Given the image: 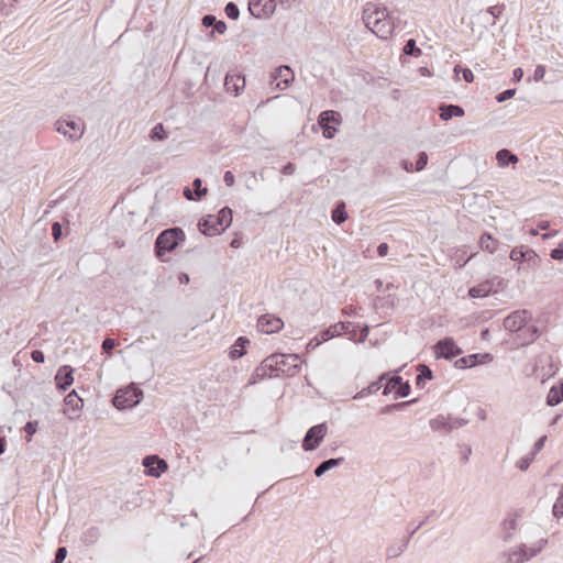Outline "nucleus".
I'll return each mask as SVG.
<instances>
[{
  "instance_id": "nucleus-52",
  "label": "nucleus",
  "mask_w": 563,
  "mask_h": 563,
  "mask_svg": "<svg viewBox=\"0 0 563 563\" xmlns=\"http://www.w3.org/2000/svg\"><path fill=\"white\" fill-rule=\"evenodd\" d=\"M534 455L533 454H528L523 457H521L518 462H517V467L520 470V471H527L530 466V464L532 463V461L534 460Z\"/></svg>"
},
{
  "instance_id": "nucleus-29",
  "label": "nucleus",
  "mask_w": 563,
  "mask_h": 563,
  "mask_svg": "<svg viewBox=\"0 0 563 563\" xmlns=\"http://www.w3.org/2000/svg\"><path fill=\"white\" fill-rule=\"evenodd\" d=\"M100 537V529L98 527L91 526L81 533L80 540L85 545L90 547L95 544Z\"/></svg>"
},
{
  "instance_id": "nucleus-19",
  "label": "nucleus",
  "mask_w": 563,
  "mask_h": 563,
  "mask_svg": "<svg viewBox=\"0 0 563 563\" xmlns=\"http://www.w3.org/2000/svg\"><path fill=\"white\" fill-rule=\"evenodd\" d=\"M74 368L70 365H62L55 375V384L58 390L65 391L74 383Z\"/></svg>"
},
{
  "instance_id": "nucleus-37",
  "label": "nucleus",
  "mask_w": 563,
  "mask_h": 563,
  "mask_svg": "<svg viewBox=\"0 0 563 563\" xmlns=\"http://www.w3.org/2000/svg\"><path fill=\"white\" fill-rule=\"evenodd\" d=\"M331 218L334 223L341 224L347 219V212L345 209V203L343 201H339L332 210Z\"/></svg>"
},
{
  "instance_id": "nucleus-62",
  "label": "nucleus",
  "mask_w": 563,
  "mask_h": 563,
  "mask_svg": "<svg viewBox=\"0 0 563 563\" xmlns=\"http://www.w3.org/2000/svg\"><path fill=\"white\" fill-rule=\"evenodd\" d=\"M322 129V134L325 139L330 140L335 136L338 130L332 125H320Z\"/></svg>"
},
{
  "instance_id": "nucleus-46",
  "label": "nucleus",
  "mask_w": 563,
  "mask_h": 563,
  "mask_svg": "<svg viewBox=\"0 0 563 563\" xmlns=\"http://www.w3.org/2000/svg\"><path fill=\"white\" fill-rule=\"evenodd\" d=\"M454 74L459 78L460 74H462V78L466 82H472L474 80L473 71L467 67H462L461 65H456L454 67Z\"/></svg>"
},
{
  "instance_id": "nucleus-24",
  "label": "nucleus",
  "mask_w": 563,
  "mask_h": 563,
  "mask_svg": "<svg viewBox=\"0 0 563 563\" xmlns=\"http://www.w3.org/2000/svg\"><path fill=\"white\" fill-rule=\"evenodd\" d=\"M387 377H389V373L382 374L377 380L371 383L367 387L356 393L353 399H362L368 395L377 393L380 388H383V382L387 379Z\"/></svg>"
},
{
  "instance_id": "nucleus-21",
  "label": "nucleus",
  "mask_w": 563,
  "mask_h": 563,
  "mask_svg": "<svg viewBox=\"0 0 563 563\" xmlns=\"http://www.w3.org/2000/svg\"><path fill=\"white\" fill-rule=\"evenodd\" d=\"M438 110L439 117L442 121H449L454 117L461 118L465 114V111L461 106L452 103H441Z\"/></svg>"
},
{
  "instance_id": "nucleus-61",
  "label": "nucleus",
  "mask_w": 563,
  "mask_h": 563,
  "mask_svg": "<svg viewBox=\"0 0 563 563\" xmlns=\"http://www.w3.org/2000/svg\"><path fill=\"white\" fill-rule=\"evenodd\" d=\"M547 442V435L540 437L533 444V450L531 454L534 456L544 448V444Z\"/></svg>"
},
{
  "instance_id": "nucleus-23",
  "label": "nucleus",
  "mask_w": 563,
  "mask_h": 563,
  "mask_svg": "<svg viewBox=\"0 0 563 563\" xmlns=\"http://www.w3.org/2000/svg\"><path fill=\"white\" fill-rule=\"evenodd\" d=\"M202 25L205 27H212L211 35L214 33L223 34L227 31V24L222 20H218L213 14H206L202 18Z\"/></svg>"
},
{
  "instance_id": "nucleus-31",
  "label": "nucleus",
  "mask_w": 563,
  "mask_h": 563,
  "mask_svg": "<svg viewBox=\"0 0 563 563\" xmlns=\"http://www.w3.org/2000/svg\"><path fill=\"white\" fill-rule=\"evenodd\" d=\"M496 159L500 167H507L510 164H515L518 162L517 155H515L507 148L499 150L496 153Z\"/></svg>"
},
{
  "instance_id": "nucleus-51",
  "label": "nucleus",
  "mask_w": 563,
  "mask_h": 563,
  "mask_svg": "<svg viewBox=\"0 0 563 563\" xmlns=\"http://www.w3.org/2000/svg\"><path fill=\"white\" fill-rule=\"evenodd\" d=\"M515 95H516V89L510 88V89H506V90L497 93L495 99L497 102L501 103V102H505V101L511 99Z\"/></svg>"
},
{
  "instance_id": "nucleus-55",
  "label": "nucleus",
  "mask_w": 563,
  "mask_h": 563,
  "mask_svg": "<svg viewBox=\"0 0 563 563\" xmlns=\"http://www.w3.org/2000/svg\"><path fill=\"white\" fill-rule=\"evenodd\" d=\"M428 164V155L426 152H420L417 156L416 167L417 172L422 170Z\"/></svg>"
},
{
  "instance_id": "nucleus-28",
  "label": "nucleus",
  "mask_w": 563,
  "mask_h": 563,
  "mask_svg": "<svg viewBox=\"0 0 563 563\" xmlns=\"http://www.w3.org/2000/svg\"><path fill=\"white\" fill-rule=\"evenodd\" d=\"M547 405L550 407H554L563 401V382L556 386H552L547 396Z\"/></svg>"
},
{
  "instance_id": "nucleus-34",
  "label": "nucleus",
  "mask_w": 563,
  "mask_h": 563,
  "mask_svg": "<svg viewBox=\"0 0 563 563\" xmlns=\"http://www.w3.org/2000/svg\"><path fill=\"white\" fill-rule=\"evenodd\" d=\"M498 241L488 232H484L479 238L482 250L494 253L497 250Z\"/></svg>"
},
{
  "instance_id": "nucleus-13",
  "label": "nucleus",
  "mask_w": 563,
  "mask_h": 563,
  "mask_svg": "<svg viewBox=\"0 0 563 563\" xmlns=\"http://www.w3.org/2000/svg\"><path fill=\"white\" fill-rule=\"evenodd\" d=\"M531 319L532 314L529 310H516L504 319V327L506 330L517 333L519 330L525 328Z\"/></svg>"
},
{
  "instance_id": "nucleus-63",
  "label": "nucleus",
  "mask_w": 563,
  "mask_h": 563,
  "mask_svg": "<svg viewBox=\"0 0 563 563\" xmlns=\"http://www.w3.org/2000/svg\"><path fill=\"white\" fill-rule=\"evenodd\" d=\"M31 358L33 362H35L37 364H42L45 362V354L41 350H33L31 352Z\"/></svg>"
},
{
  "instance_id": "nucleus-15",
  "label": "nucleus",
  "mask_w": 563,
  "mask_h": 563,
  "mask_svg": "<svg viewBox=\"0 0 563 563\" xmlns=\"http://www.w3.org/2000/svg\"><path fill=\"white\" fill-rule=\"evenodd\" d=\"M142 465L145 468V474L153 477H159L168 467L166 461L158 455H146L142 460Z\"/></svg>"
},
{
  "instance_id": "nucleus-54",
  "label": "nucleus",
  "mask_w": 563,
  "mask_h": 563,
  "mask_svg": "<svg viewBox=\"0 0 563 563\" xmlns=\"http://www.w3.org/2000/svg\"><path fill=\"white\" fill-rule=\"evenodd\" d=\"M67 548L66 547H58L54 554V560L52 563H63L67 556Z\"/></svg>"
},
{
  "instance_id": "nucleus-33",
  "label": "nucleus",
  "mask_w": 563,
  "mask_h": 563,
  "mask_svg": "<svg viewBox=\"0 0 563 563\" xmlns=\"http://www.w3.org/2000/svg\"><path fill=\"white\" fill-rule=\"evenodd\" d=\"M429 423H430V428L433 431H444V432L451 431V429H449L450 416L445 417L443 415H439L435 418L431 419Z\"/></svg>"
},
{
  "instance_id": "nucleus-44",
  "label": "nucleus",
  "mask_w": 563,
  "mask_h": 563,
  "mask_svg": "<svg viewBox=\"0 0 563 563\" xmlns=\"http://www.w3.org/2000/svg\"><path fill=\"white\" fill-rule=\"evenodd\" d=\"M552 514L558 519L563 517V484L560 489L559 497L556 498V500L552 507Z\"/></svg>"
},
{
  "instance_id": "nucleus-22",
  "label": "nucleus",
  "mask_w": 563,
  "mask_h": 563,
  "mask_svg": "<svg viewBox=\"0 0 563 563\" xmlns=\"http://www.w3.org/2000/svg\"><path fill=\"white\" fill-rule=\"evenodd\" d=\"M183 194L186 199L198 201L207 194V188L202 186V180L200 178H196L192 181V189L185 187Z\"/></svg>"
},
{
  "instance_id": "nucleus-3",
  "label": "nucleus",
  "mask_w": 563,
  "mask_h": 563,
  "mask_svg": "<svg viewBox=\"0 0 563 563\" xmlns=\"http://www.w3.org/2000/svg\"><path fill=\"white\" fill-rule=\"evenodd\" d=\"M233 211L225 206L217 214L202 217L198 223L200 232L206 236H216L221 234L232 223Z\"/></svg>"
},
{
  "instance_id": "nucleus-20",
  "label": "nucleus",
  "mask_w": 563,
  "mask_h": 563,
  "mask_svg": "<svg viewBox=\"0 0 563 563\" xmlns=\"http://www.w3.org/2000/svg\"><path fill=\"white\" fill-rule=\"evenodd\" d=\"M245 76L242 74L228 73L224 78V88L235 97L245 88Z\"/></svg>"
},
{
  "instance_id": "nucleus-49",
  "label": "nucleus",
  "mask_w": 563,
  "mask_h": 563,
  "mask_svg": "<svg viewBox=\"0 0 563 563\" xmlns=\"http://www.w3.org/2000/svg\"><path fill=\"white\" fill-rule=\"evenodd\" d=\"M395 391V398H405L410 395L411 387L409 382H404L398 385V387L394 390Z\"/></svg>"
},
{
  "instance_id": "nucleus-25",
  "label": "nucleus",
  "mask_w": 563,
  "mask_h": 563,
  "mask_svg": "<svg viewBox=\"0 0 563 563\" xmlns=\"http://www.w3.org/2000/svg\"><path fill=\"white\" fill-rule=\"evenodd\" d=\"M250 344V340L246 336H239L234 344L231 346L229 356L232 360H239L246 353V346Z\"/></svg>"
},
{
  "instance_id": "nucleus-43",
  "label": "nucleus",
  "mask_w": 563,
  "mask_h": 563,
  "mask_svg": "<svg viewBox=\"0 0 563 563\" xmlns=\"http://www.w3.org/2000/svg\"><path fill=\"white\" fill-rule=\"evenodd\" d=\"M266 377H269V371L264 367L263 363H261L260 366H257L253 372L250 378V384H256L258 380H262Z\"/></svg>"
},
{
  "instance_id": "nucleus-47",
  "label": "nucleus",
  "mask_w": 563,
  "mask_h": 563,
  "mask_svg": "<svg viewBox=\"0 0 563 563\" xmlns=\"http://www.w3.org/2000/svg\"><path fill=\"white\" fill-rule=\"evenodd\" d=\"M37 427H38V421H36V420H31L25 423L23 430L25 432V441L26 442L32 441L33 435L37 431Z\"/></svg>"
},
{
  "instance_id": "nucleus-45",
  "label": "nucleus",
  "mask_w": 563,
  "mask_h": 563,
  "mask_svg": "<svg viewBox=\"0 0 563 563\" xmlns=\"http://www.w3.org/2000/svg\"><path fill=\"white\" fill-rule=\"evenodd\" d=\"M150 137L154 141H163V140L167 139V133L165 131L163 123H157L151 130Z\"/></svg>"
},
{
  "instance_id": "nucleus-17",
  "label": "nucleus",
  "mask_w": 563,
  "mask_h": 563,
  "mask_svg": "<svg viewBox=\"0 0 563 563\" xmlns=\"http://www.w3.org/2000/svg\"><path fill=\"white\" fill-rule=\"evenodd\" d=\"M283 327V320L274 314H262L257 320L258 331L266 334L278 332Z\"/></svg>"
},
{
  "instance_id": "nucleus-58",
  "label": "nucleus",
  "mask_w": 563,
  "mask_h": 563,
  "mask_svg": "<svg viewBox=\"0 0 563 563\" xmlns=\"http://www.w3.org/2000/svg\"><path fill=\"white\" fill-rule=\"evenodd\" d=\"M467 420L466 419H463V418H453L450 416V427L449 429L452 430H455V429H459L461 427H464L465 424H467Z\"/></svg>"
},
{
  "instance_id": "nucleus-57",
  "label": "nucleus",
  "mask_w": 563,
  "mask_h": 563,
  "mask_svg": "<svg viewBox=\"0 0 563 563\" xmlns=\"http://www.w3.org/2000/svg\"><path fill=\"white\" fill-rule=\"evenodd\" d=\"M118 345V341L112 339V338H106L103 341H102V351L108 353V354H111V351Z\"/></svg>"
},
{
  "instance_id": "nucleus-35",
  "label": "nucleus",
  "mask_w": 563,
  "mask_h": 563,
  "mask_svg": "<svg viewBox=\"0 0 563 563\" xmlns=\"http://www.w3.org/2000/svg\"><path fill=\"white\" fill-rule=\"evenodd\" d=\"M368 333H369L368 325H366V324L360 325L358 324V329H350L346 335L350 340H352L354 342H364L367 339Z\"/></svg>"
},
{
  "instance_id": "nucleus-40",
  "label": "nucleus",
  "mask_w": 563,
  "mask_h": 563,
  "mask_svg": "<svg viewBox=\"0 0 563 563\" xmlns=\"http://www.w3.org/2000/svg\"><path fill=\"white\" fill-rule=\"evenodd\" d=\"M490 294V287L487 284H481L468 289L471 298H485Z\"/></svg>"
},
{
  "instance_id": "nucleus-12",
  "label": "nucleus",
  "mask_w": 563,
  "mask_h": 563,
  "mask_svg": "<svg viewBox=\"0 0 563 563\" xmlns=\"http://www.w3.org/2000/svg\"><path fill=\"white\" fill-rule=\"evenodd\" d=\"M434 515V510L431 511L423 520H421L415 528L409 529L408 533L404 538L402 542L400 544H391L387 547L386 549V555L388 559H394L399 556L402 552H405L409 545L410 539L413 537V534L424 525H427L430 520V518Z\"/></svg>"
},
{
  "instance_id": "nucleus-11",
  "label": "nucleus",
  "mask_w": 563,
  "mask_h": 563,
  "mask_svg": "<svg viewBox=\"0 0 563 563\" xmlns=\"http://www.w3.org/2000/svg\"><path fill=\"white\" fill-rule=\"evenodd\" d=\"M294 79L295 74L292 69L287 65H283L277 67L271 74L269 85L272 86L273 89L285 90L290 86Z\"/></svg>"
},
{
  "instance_id": "nucleus-38",
  "label": "nucleus",
  "mask_w": 563,
  "mask_h": 563,
  "mask_svg": "<svg viewBox=\"0 0 563 563\" xmlns=\"http://www.w3.org/2000/svg\"><path fill=\"white\" fill-rule=\"evenodd\" d=\"M338 329H342V324H333L327 329L321 330L317 336H319V342H327L335 336H338Z\"/></svg>"
},
{
  "instance_id": "nucleus-6",
  "label": "nucleus",
  "mask_w": 563,
  "mask_h": 563,
  "mask_svg": "<svg viewBox=\"0 0 563 563\" xmlns=\"http://www.w3.org/2000/svg\"><path fill=\"white\" fill-rule=\"evenodd\" d=\"M55 130L68 140L77 141L84 134V123L80 119H59L55 123Z\"/></svg>"
},
{
  "instance_id": "nucleus-2",
  "label": "nucleus",
  "mask_w": 563,
  "mask_h": 563,
  "mask_svg": "<svg viewBox=\"0 0 563 563\" xmlns=\"http://www.w3.org/2000/svg\"><path fill=\"white\" fill-rule=\"evenodd\" d=\"M262 363L269 371V377L294 376L300 369L297 354L276 353L267 356Z\"/></svg>"
},
{
  "instance_id": "nucleus-10",
  "label": "nucleus",
  "mask_w": 563,
  "mask_h": 563,
  "mask_svg": "<svg viewBox=\"0 0 563 563\" xmlns=\"http://www.w3.org/2000/svg\"><path fill=\"white\" fill-rule=\"evenodd\" d=\"M547 543V539H541L536 548H527L521 544L518 550H512L507 554V563H523L540 553Z\"/></svg>"
},
{
  "instance_id": "nucleus-16",
  "label": "nucleus",
  "mask_w": 563,
  "mask_h": 563,
  "mask_svg": "<svg viewBox=\"0 0 563 563\" xmlns=\"http://www.w3.org/2000/svg\"><path fill=\"white\" fill-rule=\"evenodd\" d=\"M493 361L490 353H474L455 361L454 366L460 369L471 368L479 364H486Z\"/></svg>"
},
{
  "instance_id": "nucleus-48",
  "label": "nucleus",
  "mask_w": 563,
  "mask_h": 563,
  "mask_svg": "<svg viewBox=\"0 0 563 563\" xmlns=\"http://www.w3.org/2000/svg\"><path fill=\"white\" fill-rule=\"evenodd\" d=\"M224 12L227 16L231 20H238L240 16V9L236 3L230 1L224 7Z\"/></svg>"
},
{
  "instance_id": "nucleus-7",
  "label": "nucleus",
  "mask_w": 563,
  "mask_h": 563,
  "mask_svg": "<svg viewBox=\"0 0 563 563\" xmlns=\"http://www.w3.org/2000/svg\"><path fill=\"white\" fill-rule=\"evenodd\" d=\"M328 432V426L325 422L312 426L306 432L301 446L306 452L314 451L320 443L323 441Z\"/></svg>"
},
{
  "instance_id": "nucleus-59",
  "label": "nucleus",
  "mask_w": 563,
  "mask_h": 563,
  "mask_svg": "<svg viewBox=\"0 0 563 563\" xmlns=\"http://www.w3.org/2000/svg\"><path fill=\"white\" fill-rule=\"evenodd\" d=\"M263 0H249V10L250 13L256 18V12L262 8Z\"/></svg>"
},
{
  "instance_id": "nucleus-64",
  "label": "nucleus",
  "mask_w": 563,
  "mask_h": 563,
  "mask_svg": "<svg viewBox=\"0 0 563 563\" xmlns=\"http://www.w3.org/2000/svg\"><path fill=\"white\" fill-rule=\"evenodd\" d=\"M545 75V67L543 65H538L533 73V79L536 81H540L544 78Z\"/></svg>"
},
{
  "instance_id": "nucleus-18",
  "label": "nucleus",
  "mask_w": 563,
  "mask_h": 563,
  "mask_svg": "<svg viewBox=\"0 0 563 563\" xmlns=\"http://www.w3.org/2000/svg\"><path fill=\"white\" fill-rule=\"evenodd\" d=\"M540 336V330L536 324L530 322L516 333L515 341L520 346H527L533 343Z\"/></svg>"
},
{
  "instance_id": "nucleus-42",
  "label": "nucleus",
  "mask_w": 563,
  "mask_h": 563,
  "mask_svg": "<svg viewBox=\"0 0 563 563\" xmlns=\"http://www.w3.org/2000/svg\"><path fill=\"white\" fill-rule=\"evenodd\" d=\"M402 53L408 56L419 57L422 51L417 46L416 40L409 38L402 47Z\"/></svg>"
},
{
  "instance_id": "nucleus-41",
  "label": "nucleus",
  "mask_w": 563,
  "mask_h": 563,
  "mask_svg": "<svg viewBox=\"0 0 563 563\" xmlns=\"http://www.w3.org/2000/svg\"><path fill=\"white\" fill-rule=\"evenodd\" d=\"M501 528L504 531L503 539L504 541L508 542L511 539V531L516 530L517 528V520L516 518H507L501 523Z\"/></svg>"
},
{
  "instance_id": "nucleus-4",
  "label": "nucleus",
  "mask_w": 563,
  "mask_h": 563,
  "mask_svg": "<svg viewBox=\"0 0 563 563\" xmlns=\"http://www.w3.org/2000/svg\"><path fill=\"white\" fill-rule=\"evenodd\" d=\"M185 232L179 227L163 230L154 243L155 255L163 258L165 254L175 251L185 241Z\"/></svg>"
},
{
  "instance_id": "nucleus-27",
  "label": "nucleus",
  "mask_w": 563,
  "mask_h": 563,
  "mask_svg": "<svg viewBox=\"0 0 563 563\" xmlns=\"http://www.w3.org/2000/svg\"><path fill=\"white\" fill-rule=\"evenodd\" d=\"M341 114L334 110H325L322 111L318 117L319 125H331V123L339 124L341 123Z\"/></svg>"
},
{
  "instance_id": "nucleus-39",
  "label": "nucleus",
  "mask_w": 563,
  "mask_h": 563,
  "mask_svg": "<svg viewBox=\"0 0 563 563\" xmlns=\"http://www.w3.org/2000/svg\"><path fill=\"white\" fill-rule=\"evenodd\" d=\"M66 406L70 407L74 411H78L84 406V400L77 395L76 390H71L65 397Z\"/></svg>"
},
{
  "instance_id": "nucleus-60",
  "label": "nucleus",
  "mask_w": 563,
  "mask_h": 563,
  "mask_svg": "<svg viewBox=\"0 0 563 563\" xmlns=\"http://www.w3.org/2000/svg\"><path fill=\"white\" fill-rule=\"evenodd\" d=\"M550 256L555 261L563 260V242L559 243V245L555 249L551 250Z\"/></svg>"
},
{
  "instance_id": "nucleus-50",
  "label": "nucleus",
  "mask_w": 563,
  "mask_h": 563,
  "mask_svg": "<svg viewBox=\"0 0 563 563\" xmlns=\"http://www.w3.org/2000/svg\"><path fill=\"white\" fill-rule=\"evenodd\" d=\"M504 10H505L504 3L492 5L487 9V13L494 18L492 24L496 23V19H499V16L503 14Z\"/></svg>"
},
{
  "instance_id": "nucleus-9",
  "label": "nucleus",
  "mask_w": 563,
  "mask_h": 563,
  "mask_svg": "<svg viewBox=\"0 0 563 563\" xmlns=\"http://www.w3.org/2000/svg\"><path fill=\"white\" fill-rule=\"evenodd\" d=\"M437 358H445L452 361L454 357L463 353L462 349L456 344L453 338L445 336L440 339L433 346Z\"/></svg>"
},
{
  "instance_id": "nucleus-32",
  "label": "nucleus",
  "mask_w": 563,
  "mask_h": 563,
  "mask_svg": "<svg viewBox=\"0 0 563 563\" xmlns=\"http://www.w3.org/2000/svg\"><path fill=\"white\" fill-rule=\"evenodd\" d=\"M418 375L416 377V386L422 388L427 380L433 378V373L430 367L426 364H419L417 366Z\"/></svg>"
},
{
  "instance_id": "nucleus-8",
  "label": "nucleus",
  "mask_w": 563,
  "mask_h": 563,
  "mask_svg": "<svg viewBox=\"0 0 563 563\" xmlns=\"http://www.w3.org/2000/svg\"><path fill=\"white\" fill-rule=\"evenodd\" d=\"M510 260L526 265L525 268H536L540 265V256L530 247L521 245L514 247L509 255Z\"/></svg>"
},
{
  "instance_id": "nucleus-5",
  "label": "nucleus",
  "mask_w": 563,
  "mask_h": 563,
  "mask_svg": "<svg viewBox=\"0 0 563 563\" xmlns=\"http://www.w3.org/2000/svg\"><path fill=\"white\" fill-rule=\"evenodd\" d=\"M143 399V390L134 385L121 388L112 399L113 406L119 410L137 406Z\"/></svg>"
},
{
  "instance_id": "nucleus-14",
  "label": "nucleus",
  "mask_w": 563,
  "mask_h": 563,
  "mask_svg": "<svg viewBox=\"0 0 563 563\" xmlns=\"http://www.w3.org/2000/svg\"><path fill=\"white\" fill-rule=\"evenodd\" d=\"M558 368L553 364L552 357L543 354L537 357L532 374L545 383L550 377L554 376Z\"/></svg>"
},
{
  "instance_id": "nucleus-1",
  "label": "nucleus",
  "mask_w": 563,
  "mask_h": 563,
  "mask_svg": "<svg viewBox=\"0 0 563 563\" xmlns=\"http://www.w3.org/2000/svg\"><path fill=\"white\" fill-rule=\"evenodd\" d=\"M362 19L366 27L380 40H388L399 21L390 14L386 7L369 3L364 8Z\"/></svg>"
},
{
  "instance_id": "nucleus-30",
  "label": "nucleus",
  "mask_w": 563,
  "mask_h": 563,
  "mask_svg": "<svg viewBox=\"0 0 563 563\" xmlns=\"http://www.w3.org/2000/svg\"><path fill=\"white\" fill-rule=\"evenodd\" d=\"M389 373V377L383 382V395L387 396L402 383V377L397 373Z\"/></svg>"
},
{
  "instance_id": "nucleus-56",
  "label": "nucleus",
  "mask_w": 563,
  "mask_h": 563,
  "mask_svg": "<svg viewBox=\"0 0 563 563\" xmlns=\"http://www.w3.org/2000/svg\"><path fill=\"white\" fill-rule=\"evenodd\" d=\"M52 236L55 242H58L63 236V225L60 222L55 221L52 224Z\"/></svg>"
},
{
  "instance_id": "nucleus-26",
  "label": "nucleus",
  "mask_w": 563,
  "mask_h": 563,
  "mask_svg": "<svg viewBox=\"0 0 563 563\" xmlns=\"http://www.w3.org/2000/svg\"><path fill=\"white\" fill-rule=\"evenodd\" d=\"M343 462H344V457H332V459L324 460L314 468L313 473L317 477H321L328 471L343 464Z\"/></svg>"
},
{
  "instance_id": "nucleus-36",
  "label": "nucleus",
  "mask_w": 563,
  "mask_h": 563,
  "mask_svg": "<svg viewBox=\"0 0 563 563\" xmlns=\"http://www.w3.org/2000/svg\"><path fill=\"white\" fill-rule=\"evenodd\" d=\"M277 2V0H266L258 12H256V19L271 18L276 11Z\"/></svg>"
},
{
  "instance_id": "nucleus-53",
  "label": "nucleus",
  "mask_w": 563,
  "mask_h": 563,
  "mask_svg": "<svg viewBox=\"0 0 563 563\" xmlns=\"http://www.w3.org/2000/svg\"><path fill=\"white\" fill-rule=\"evenodd\" d=\"M336 324H342V329H338V336L346 335L350 329H358V324L350 321H340Z\"/></svg>"
}]
</instances>
